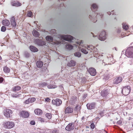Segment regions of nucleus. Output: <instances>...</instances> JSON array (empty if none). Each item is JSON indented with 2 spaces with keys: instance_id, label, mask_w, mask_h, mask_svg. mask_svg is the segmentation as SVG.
Listing matches in <instances>:
<instances>
[{
  "instance_id": "f257e3e1",
  "label": "nucleus",
  "mask_w": 133,
  "mask_h": 133,
  "mask_svg": "<svg viewBox=\"0 0 133 133\" xmlns=\"http://www.w3.org/2000/svg\"><path fill=\"white\" fill-rule=\"evenodd\" d=\"M125 55L128 57H133V47L131 46L128 48L126 50Z\"/></svg>"
},
{
  "instance_id": "f03ea898",
  "label": "nucleus",
  "mask_w": 133,
  "mask_h": 133,
  "mask_svg": "<svg viewBox=\"0 0 133 133\" xmlns=\"http://www.w3.org/2000/svg\"><path fill=\"white\" fill-rule=\"evenodd\" d=\"M58 37L61 38V40L63 39L69 41H71L73 39V37L70 35H59Z\"/></svg>"
},
{
  "instance_id": "7ed1b4c3",
  "label": "nucleus",
  "mask_w": 133,
  "mask_h": 133,
  "mask_svg": "<svg viewBox=\"0 0 133 133\" xmlns=\"http://www.w3.org/2000/svg\"><path fill=\"white\" fill-rule=\"evenodd\" d=\"M4 127L8 129H11L14 127L15 124L14 122L8 121L5 122L4 124Z\"/></svg>"
},
{
  "instance_id": "20e7f679",
  "label": "nucleus",
  "mask_w": 133,
  "mask_h": 133,
  "mask_svg": "<svg viewBox=\"0 0 133 133\" xmlns=\"http://www.w3.org/2000/svg\"><path fill=\"white\" fill-rule=\"evenodd\" d=\"M81 44V43H80L79 45V48L80 49H81V51L82 52L85 54H87L88 53V51L87 50L88 49V48H90V46H89L88 45H86L84 46H82V48L81 47L82 45Z\"/></svg>"
},
{
  "instance_id": "39448f33",
  "label": "nucleus",
  "mask_w": 133,
  "mask_h": 133,
  "mask_svg": "<svg viewBox=\"0 0 133 133\" xmlns=\"http://www.w3.org/2000/svg\"><path fill=\"white\" fill-rule=\"evenodd\" d=\"M131 90L130 87L128 86L125 87L122 89V93L123 95H128Z\"/></svg>"
},
{
  "instance_id": "423d86ee",
  "label": "nucleus",
  "mask_w": 133,
  "mask_h": 133,
  "mask_svg": "<svg viewBox=\"0 0 133 133\" xmlns=\"http://www.w3.org/2000/svg\"><path fill=\"white\" fill-rule=\"evenodd\" d=\"M110 93V90L109 89H104L101 92V96L104 97L105 98Z\"/></svg>"
},
{
  "instance_id": "0eeeda50",
  "label": "nucleus",
  "mask_w": 133,
  "mask_h": 133,
  "mask_svg": "<svg viewBox=\"0 0 133 133\" xmlns=\"http://www.w3.org/2000/svg\"><path fill=\"white\" fill-rule=\"evenodd\" d=\"M106 35L105 31L102 32L100 34L99 37V39L101 41H104L106 38Z\"/></svg>"
},
{
  "instance_id": "6e6552de",
  "label": "nucleus",
  "mask_w": 133,
  "mask_h": 133,
  "mask_svg": "<svg viewBox=\"0 0 133 133\" xmlns=\"http://www.w3.org/2000/svg\"><path fill=\"white\" fill-rule=\"evenodd\" d=\"M87 70L91 76H95L96 74V69L93 68H90Z\"/></svg>"
},
{
  "instance_id": "1a4fd4ad",
  "label": "nucleus",
  "mask_w": 133,
  "mask_h": 133,
  "mask_svg": "<svg viewBox=\"0 0 133 133\" xmlns=\"http://www.w3.org/2000/svg\"><path fill=\"white\" fill-rule=\"evenodd\" d=\"M12 113V111L9 109H6L4 111V114L6 117H9Z\"/></svg>"
},
{
  "instance_id": "9d476101",
  "label": "nucleus",
  "mask_w": 133,
  "mask_h": 133,
  "mask_svg": "<svg viewBox=\"0 0 133 133\" xmlns=\"http://www.w3.org/2000/svg\"><path fill=\"white\" fill-rule=\"evenodd\" d=\"M52 102L53 104L57 106L60 105L62 103V101L58 98L53 99Z\"/></svg>"
},
{
  "instance_id": "9b49d317",
  "label": "nucleus",
  "mask_w": 133,
  "mask_h": 133,
  "mask_svg": "<svg viewBox=\"0 0 133 133\" xmlns=\"http://www.w3.org/2000/svg\"><path fill=\"white\" fill-rule=\"evenodd\" d=\"M40 40L36 39L35 40V42L38 45L40 46H42L45 45L46 44L45 42L42 40L43 39V37H40Z\"/></svg>"
},
{
  "instance_id": "f8f14e48",
  "label": "nucleus",
  "mask_w": 133,
  "mask_h": 133,
  "mask_svg": "<svg viewBox=\"0 0 133 133\" xmlns=\"http://www.w3.org/2000/svg\"><path fill=\"white\" fill-rule=\"evenodd\" d=\"M74 124L72 123H70L65 127V129L69 131L73 130L74 128Z\"/></svg>"
},
{
  "instance_id": "ddd939ff",
  "label": "nucleus",
  "mask_w": 133,
  "mask_h": 133,
  "mask_svg": "<svg viewBox=\"0 0 133 133\" xmlns=\"http://www.w3.org/2000/svg\"><path fill=\"white\" fill-rule=\"evenodd\" d=\"M95 103H88L87 105V106L88 109L91 110L95 108Z\"/></svg>"
},
{
  "instance_id": "4468645a",
  "label": "nucleus",
  "mask_w": 133,
  "mask_h": 133,
  "mask_svg": "<svg viewBox=\"0 0 133 133\" xmlns=\"http://www.w3.org/2000/svg\"><path fill=\"white\" fill-rule=\"evenodd\" d=\"M11 24V26L13 27H15L16 26V20L14 17H12L10 20Z\"/></svg>"
},
{
  "instance_id": "2eb2a0df",
  "label": "nucleus",
  "mask_w": 133,
  "mask_h": 133,
  "mask_svg": "<svg viewBox=\"0 0 133 133\" xmlns=\"http://www.w3.org/2000/svg\"><path fill=\"white\" fill-rule=\"evenodd\" d=\"M21 116L24 118L28 117L29 116V113L27 112L22 111L20 113Z\"/></svg>"
},
{
  "instance_id": "dca6fc26",
  "label": "nucleus",
  "mask_w": 133,
  "mask_h": 133,
  "mask_svg": "<svg viewBox=\"0 0 133 133\" xmlns=\"http://www.w3.org/2000/svg\"><path fill=\"white\" fill-rule=\"evenodd\" d=\"M73 108L72 107H68L65 110V114L71 113L73 112Z\"/></svg>"
},
{
  "instance_id": "f3484780",
  "label": "nucleus",
  "mask_w": 133,
  "mask_h": 133,
  "mask_svg": "<svg viewBox=\"0 0 133 133\" xmlns=\"http://www.w3.org/2000/svg\"><path fill=\"white\" fill-rule=\"evenodd\" d=\"M11 4L12 6L16 7L20 6L22 5V4L18 1L12 2H11Z\"/></svg>"
},
{
  "instance_id": "a211bd4d",
  "label": "nucleus",
  "mask_w": 133,
  "mask_h": 133,
  "mask_svg": "<svg viewBox=\"0 0 133 133\" xmlns=\"http://www.w3.org/2000/svg\"><path fill=\"white\" fill-rule=\"evenodd\" d=\"M122 78L121 77H116L114 79L115 83H119L122 82Z\"/></svg>"
},
{
  "instance_id": "6ab92c4d",
  "label": "nucleus",
  "mask_w": 133,
  "mask_h": 133,
  "mask_svg": "<svg viewBox=\"0 0 133 133\" xmlns=\"http://www.w3.org/2000/svg\"><path fill=\"white\" fill-rule=\"evenodd\" d=\"M3 24L6 26H9L10 25V22L8 20L5 19L2 21Z\"/></svg>"
},
{
  "instance_id": "aec40b11",
  "label": "nucleus",
  "mask_w": 133,
  "mask_h": 133,
  "mask_svg": "<svg viewBox=\"0 0 133 133\" xmlns=\"http://www.w3.org/2000/svg\"><path fill=\"white\" fill-rule=\"evenodd\" d=\"M75 64V62L73 60H71L67 64V65L68 66H74Z\"/></svg>"
},
{
  "instance_id": "412c9836",
  "label": "nucleus",
  "mask_w": 133,
  "mask_h": 133,
  "mask_svg": "<svg viewBox=\"0 0 133 133\" xmlns=\"http://www.w3.org/2000/svg\"><path fill=\"white\" fill-rule=\"evenodd\" d=\"M30 48L31 51L34 52H36L38 51V49L35 46L31 45L30 46Z\"/></svg>"
},
{
  "instance_id": "4be33fe9",
  "label": "nucleus",
  "mask_w": 133,
  "mask_h": 133,
  "mask_svg": "<svg viewBox=\"0 0 133 133\" xmlns=\"http://www.w3.org/2000/svg\"><path fill=\"white\" fill-rule=\"evenodd\" d=\"M35 114L37 115H40L42 114V111L40 109H35L34 111Z\"/></svg>"
},
{
  "instance_id": "5701e85b",
  "label": "nucleus",
  "mask_w": 133,
  "mask_h": 133,
  "mask_svg": "<svg viewBox=\"0 0 133 133\" xmlns=\"http://www.w3.org/2000/svg\"><path fill=\"white\" fill-rule=\"evenodd\" d=\"M36 65L38 68H40L43 65V63L41 61H38L37 62Z\"/></svg>"
},
{
  "instance_id": "b1692460",
  "label": "nucleus",
  "mask_w": 133,
  "mask_h": 133,
  "mask_svg": "<svg viewBox=\"0 0 133 133\" xmlns=\"http://www.w3.org/2000/svg\"><path fill=\"white\" fill-rule=\"evenodd\" d=\"M46 41L49 42H53V40L52 37L50 36H47L45 38Z\"/></svg>"
},
{
  "instance_id": "393cba45",
  "label": "nucleus",
  "mask_w": 133,
  "mask_h": 133,
  "mask_svg": "<svg viewBox=\"0 0 133 133\" xmlns=\"http://www.w3.org/2000/svg\"><path fill=\"white\" fill-rule=\"evenodd\" d=\"M3 70L5 73H9L10 72V69L7 66H5L4 67Z\"/></svg>"
},
{
  "instance_id": "a878e982",
  "label": "nucleus",
  "mask_w": 133,
  "mask_h": 133,
  "mask_svg": "<svg viewBox=\"0 0 133 133\" xmlns=\"http://www.w3.org/2000/svg\"><path fill=\"white\" fill-rule=\"evenodd\" d=\"M73 48V46L68 43H67L66 44L65 46V48L66 49L70 50L72 49Z\"/></svg>"
},
{
  "instance_id": "bb28decb",
  "label": "nucleus",
  "mask_w": 133,
  "mask_h": 133,
  "mask_svg": "<svg viewBox=\"0 0 133 133\" xmlns=\"http://www.w3.org/2000/svg\"><path fill=\"white\" fill-rule=\"evenodd\" d=\"M33 35L35 37H39V34L38 32L36 30H34L32 32Z\"/></svg>"
},
{
  "instance_id": "cd10ccee",
  "label": "nucleus",
  "mask_w": 133,
  "mask_h": 133,
  "mask_svg": "<svg viewBox=\"0 0 133 133\" xmlns=\"http://www.w3.org/2000/svg\"><path fill=\"white\" fill-rule=\"evenodd\" d=\"M21 87L19 86H15L14 87L12 90L13 91L15 92L21 89Z\"/></svg>"
},
{
  "instance_id": "c85d7f7f",
  "label": "nucleus",
  "mask_w": 133,
  "mask_h": 133,
  "mask_svg": "<svg viewBox=\"0 0 133 133\" xmlns=\"http://www.w3.org/2000/svg\"><path fill=\"white\" fill-rule=\"evenodd\" d=\"M57 86L53 84H50L48 85V87L49 89L55 88L57 87Z\"/></svg>"
},
{
  "instance_id": "c756f323",
  "label": "nucleus",
  "mask_w": 133,
  "mask_h": 133,
  "mask_svg": "<svg viewBox=\"0 0 133 133\" xmlns=\"http://www.w3.org/2000/svg\"><path fill=\"white\" fill-rule=\"evenodd\" d=\"M122 27L125 30H127L129 28L128 25L126 24L123 23L122 24Z\"/></svg>"
},
{
  "instance_id": "7c9ffc66",
  "label": "nucleus",
  "mask_w": 133,
  "mask_h": 133,
  "mask_svg": "<svg viewBox=\"0 0 133 133\" xmlns=\"http://www.w3.org/2000/svg\"><path fill=\"white\" fill-rule=\"evenodd\" d=\"M92 8L94 9H97L98 8L97 6L96 5V4H93L92 6V7L91 8V9L92 11H94V10H93Z\"/></svg>"
},
{
  "instance_id": "2f4dec72",
  "label": "nucleus",
  "mask_w": 133,
  "mask_h": 133,
  "mask_svg": "<svg viewBox=\"0 0 133 133\" xmlns=\"http://www.w3.org/2000/svg\"><path fill=\"white\" fill-rule=\"evenodd\" d=\"M11 96L13 97L16 98L19 96V94L18 93L13 94L11 95Z\"/></svg>"
},
{
  "instance_id": "473e14b6",
  "label": "nucleus",
  "mask_w": 133,
  "mask_h": 133,
  "mask_svg": "<svg viewBox=\"0 0 133 133\" xmlns=\"http://www.w3.org/2000/svg\"><path fill=\"white\" fill-rule=\"evenodd\" d=\"M74 55L75 56L79 57L81 56V54L78 52H76L74 53Z\"/></svg>"
},
{
  "instance_id": "72a5a7b5",
  "label": "nucleus",
  "mask_w": 133,
  "mask_h": 133,
  "mask_svg": "<svg viewBox=\"0 0 133 133\" xmlns=\"http://www.w3.org/2000/svg\"><path fill=\"white\" fill-rule=\"evenodd\" d=\"M45 115L46 117L49 119H50L51 118V115L50 113H47Z\"/></svg>"
},
{
  "instance_id": "f704fd0d",
  "label": "nucleus",
  "mask_w": 133,
  "mask_h": 133,
  "mask_svg": "<svg viewBox=\"0 0 133 133\" xmlns=\"http://www.w3.org/2000/svg\"><path fill=\"white\" fill-rule=\"evenodd\" d=\"M6 28L4 26H2L1 28V31L2 32H5L6 30Z\"/></svg>"
},
{
  "instance_id": "c9c22d12",
  "label": "nucleus",
  "mask_w": 133,
  "mask_h": 133,
  "mask_svg": "<svg viewBox=\"0 0 133 133\" xmlns=\"http://www.w3.org/2000/svg\"><path fill=\"white\" fill-rule=\"evenodd\" d=\"M30 103L32 102L35 101L36 99L35 98H29Z\"/></svg>"
},
{
  "instance_id": "e433bc0d",
  "label": "nucleus",
  "mask_w": 133,
  "mask_h": 133,
  "mask_svg": "<svg viewBox=\"0 0 133 133\" xmlns=\"http://www.w3.org/2000/svg\"><path fill=\"white\" fill-rule=\"evenodd\" d=\"M32 15V13L31 11H29L28 12L27 14L28 16L30 17H31Z\"/></svg>"
},
{
  "instance_id": "4c0bfd02",
  "label": "nucleus",
  "mask_w": 133,
  "mask_h": 133,
  "mask_svg": "<svg viewBox=\"0 0 133 133\" xmlns=\"http://www.w3.org/2000/svg\"><path fill=\"white\" fill-rule=\"evenodd\" d=\"M61 43V42L60 41H56L55 42H54V44H59Z\"/></svg>"
},
{
  "instance_id": "58836bf2",
  "label": "nucleus",
  "mask_w": 133,
  "mask_h": 133,
  "mask_svg": "<svg viewBox=\"0 0 133 133\" xmlns=\"http://www.w3.org/2000/svg\"><path fill=\"white\" fill-rule=\"evenodd\" d=\"M91 128L92 129H93L95 127V125L94 124L92 123L90 125Z\"/></svg>"
},
{
  "instance_id": "ea45409f",
  "label": "nucleus",
  "mask_w": 133,
  "mask_h": 133,
  "mask_svg": "<svg viewBox=\"0 0 133 133\" xmlns=\"http://www.w3.org/2000/svg\"><path fill=\"white\" fill-rule=\"evenodd\" d=\"M73 98L74 99L72 100V99L71 98L72 101V103H74L76 101V97H73Z\"/></svg>"
},
{
  "instance_id": "a19ab883",
  "label": "nucleus",
  "mask_w": 133,
  "mask_h": 133,
  "mask_svg": "<svg viewBox=\"0 0 133 133\" xmlns=\"http://www.w3.org/2000/svg\"><path fill=\"white\" fill-rule=\"evenodd\" d=\"M25 57H28L30 56V54L29 53L26 52L24 54Z\"/></svg>"
},
{
  "instance_id": "79ce46f5",
  "label": "nucleus",
  "mask_w": 133,
  "mask_h": 133,
  "mask_svg": "<svg viewBox=\"0 0 133 133\" xmlns=\"http://www.w3.org/2000/svg\"><path fill=\"white\" fill-rule=\"evenodd\" d=\"M39 120L41 122H44V119L41 118H39Z\"/></svg>"
},
{
  "instance_id": "37998d69",
  "label": "nucleus",
  "mask_w": 133,
  "mask_h": 133,
  "mask_svg": "<svg viewBox=\"0 0 133 133\" xmlns=\"http://www.w3.org/2000/svg\"><path fill=\"white\" fill-rule=\"evenodd\" d=\"M26 104H29L30 103L29 99H28L26 100L24 102Z\"/></svg>"
},
{
  "instance_id": "c03bdc74",
  "label": "nucleus",
  "mask_w": 133,
  "mask_h": 133,
  "mask_svg": "<svg viewBox=\"0 0 133 133\" xmlns=\"http://www.w3.org/2000/svg\"><path fill=\"white\" fill-rule=\"evenodd\" d=\"M122 121L121 120H119V121H118L117 122V124H118L119 125H121L122 124Z\"/></svg>"
},
{
  "instance_id": "a18cd8bd",
  "label": "nucleus",
  "mask_w": 133,
  "mask_h": 133,
  "mask_svg": "<svg viewBox=\"0 0 133 133\" xmlns=\"http://www.w3.org/2000/svg\"><path fill=\"white\" fill-rule=\"evenodd\" d=\"M4 79L2 77H1L0 78V83H2Z\"/></svg>"
},
{
  "instance_id": "49530a36",
  "label": "nucleus",
  "mask_w": 133,
  "mask_h": 133,
  "mask_svg": "<svg viewBox=\"0 0 133 133\" xmlns=\"http://www.w3.org/2000/svg\"><path fill=\"white\" fill-rule=\"evenodd\" d=\"M30 124L32 125H34L35 124V122L34 121H31L30 122Z\"/></svg>"
},
{
  "instance_id": "de8ad7c7",
  "label": "nucleus",
  "mask_w": 133,
  "mask_h": 133,
  "mask_svg": "<svg viewBox=\"0 0 133 133\" xmlns=\"http://www.w3.org/2000/svg\"><path fill=\"white\" fill-rule=\"evenodd\" d=\"M52 133H56L57 132V131L56 130H54L52 131Z\"/></svg>"
},
{
  "instance_id": "09e8293b",
  "label": "nucleus",
  "mask_w": 133,
  "mask_h": 133,
  "mask_svg": "<svg viewBox=\"0 0 133 133\" xmlns=\"http://www.w3.org/2000/svg\"><path fill=\"white\" fill-rule=\"evenodd\" d=\"M50 98H46L45 99V101H47V102H49L50 101Z\"/></svg>"
},
{
  "instance_id": "8fccbe9b",
  "label": "nucleus",
  "mask_w": 133,
  "mask_h": 133,
  "mask_svg": "<svg viewBox=\"0 0 133 133\" xmlns=\"http://www.w3.org/2000/svg\"><path fill=\"white\" fill-rule=\"evenodd\" d=\"M108 15H110L111 14V12H108Z\"/></svg>"
},
{
  "instance_id": "3c124183",
  "label": "nucleus",
  "mask_w": 133,
  "mask_h": 133,
  "mask_svg": "<svg viewBox=\"0 0 133 133\" xmlns=\"http://www.w3.org/2000/svg\"><path fill=\"white\" fill-rule=\"evenodd\" d=\"M84 119V117H83L82 118V120H83V119Z\"/></svg>"
},
{
  "instance_id": "603ef678",
  "label": "nucleus",
  "mask_w": 133,
  "mask_h": 133,
  "mask_svg": "<svg viewBox=\"0 0 133 133\" xmlns=\"http://www.w3.org/2000/svg\"><path fill=\"white\" fill-rule=\"evenodd\" d=\"M77 110V108H75V109H74V111H76Z\"/></svg>"
},
{
  "instance_id": "864d4df0",
  "label": "nucleus",
  "mask_w": 133,
  "mask_h": 133,
  "mask_svg": "<svg viewBox=\"0 0 133 133\" xmlns=\"http://www.w3.org/2000/svg\"><path fill=\"white\" fill-rule=\"evenodd\" d=\"M2 59V58L1 56H0V60Z\"/></svg>"
},
{
  "instance_id": "5fc2aeb1",
  "label": "nucleus",
  "mask_w": 133,
  "mask_h": 133,
  "mask_svg": "<svg viewBox=\"0 0 133 133\" xmlns=\"http://www.w3.org/2000/svg\"><path fill=\"white\" fill-rule=\"evenodd\" d=\"M90 17H91V16L90 15H89V18H90Z\"/></svg>"
},
{
  "instance_id": "6e6d98bb",
  "label": "nucleus",
  "mask_w": 133,
  "mask_h": 133,
  "mask_svg": "<svg viewBox=\"0 0 133 133\" xmlns=\"http://www.w3.org/2000/svg\"><path fill=\"white\" fill-rule=\"evenodd\" d=\"M97 21V20H95V22H96Z\"/></svg>"
},
{
  "instance_id": "4d7b16f0",
  "label": "nucleus",
  "mask_w": 133,
  "mask_h": 133,
  "mask_svg": "<svg viewBox=\"0 0 133 133\" xmlns=\"http://www.w3.org/2000/svg\"><path fill=\"white\" fill-rule=\"evenodd\" d=\"M8 133L5 132V133Z\"/></svg>"
}]
</instances>
